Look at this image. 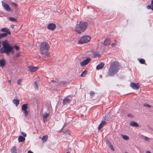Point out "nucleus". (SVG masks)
<instances>
[{
  "mask_svg": "<svg viewBox=\"0 0 153 153\" xmlns=\"http://www.w3.org/2000/svg\"><path fill=\"white\" fill-rule=\"evenodd\" d=\"M88 23L86 22L80 21L79 24L76 25L75 27V31L78 34H80L84 32L87 28Z\"/></svg>",
  "mask_w": 153,
  "mask_h": 153,
  "instance_id": "2",
  "label": "nucleus"
},
{
  "mask_svg": "<svg viewBox=\"0 0 153 153\" xmlns=\"http://www.w3.org/2000/svg\"><path fill=\"white\" fill-rule=\"evenodd\" d=\"M34 85L35 86L37 90H38V88H39L38 86V85L37 83L36 82H34Z\"/></svg>",
  "mask_w": 153,
  "mask_h": 153,
  "instance_id": "32",
  "label": "nucleus"
},
{
  "mask_svg": "<svg viewBox=\"0 0 153 153\" xmlns=\"http://www.w3.org/2000/svg\"><path fill=\"white\" fill-rule=\"evenodd\" d=\"M150 5H153V0H152L151 1V4Z\"/></svg>",
  "mask_w": 153,
  "mask_h": 153,
  "instance_id": "47",
  "label": "nucleus"
},
{
  "mask_svg": "<svg viewBox=\"0 0 153 153\" xmlns=\"http://www.w3.org/2000/svg\"><path fill=\"white\" fill-rule=\"evenodd\" d=\"M28 104L26 103L23 104L22 106V110L23 111L27 110L28 108Z\"/></svg>",
  "mask_w": 153,
  "mask_h": 153,
  "instance_id": "18",
  "label": "nucleus"
},
{
  "mask_svg": "<svg viewBox=\"0 0 153 153\" xmlns=\"http://www.w3.org/2000/svg\"><path fill=\"white\" fill-rule=\"evenodd\" d=\"M11 28L12 29H13L14 27V25H12L11 26Z\"/></svg>",
  "mask_w": 153,
  "mask_h": 153,
  "instance_id": "49",
  "label": "nucleus"
},
{
  "mask_svg": "<svg viewBox=\"0 0 153 153\" xmlns=\"http://www.w3.org/2000/svg\"><path fill=\"white\" fill-rule=\"evenodd\" d=\"M1 43L3 47L0 49V53H6L7 55H9L10 52L12 49H13V47L10 45L7 39L2 41Z\"/></svg>",
  "mask_w": 153,
  "mask_h": 153,
  "instance_id": "1",
  "label": "nucleus"
},
{
  "mask_svg": "<svg viewBox=\"0 0 153 153\" xmlns=\"http://www.w3.org/2000/svg\"><path fill=\"white\" fill-rule=\"evenodd\" d=\"M18 140L19 142H22L25 140V138L22 136H20L18 138Z\"/></svg>",
  "mask_w": 153,
  "mask_h": 153,
  "instance_id": "19",
  "label": "nucleus"
},
{
  "mask_svg": "<svg viewBox=\"0 0 153 153\" xmlns=\"http://www.w3.org/2000/svg\"><path fill=\"white\" fill-rule=\"evenodd\" d=\"M146 153H151L149 151H147L146 152Z\"/></svg>",
  "mask_w": 153,
  "mask_h": 153,
  "instance_id": "53",
  "label": "nucleus"
},
{
  "mask_svg": "<svg viewBox=\"0 0 153 153\" xmlns=\"http://www.w3.org/2000/svg\"><path fill=\"white\" fill-rule=\"evenodd\" d=\"M6 63L5 59H3L0 60V66L1 67H4L6 65Z\"/></svg>",
  "mask_w": 153,
  "mask_h": 153,
  "instance_id": "16",
  "label": "nucleus"
},
{
  "mask_svg": "<svg viewBox=\"0 0 153 153\" xmlns=\"http://www.w3.org/2000/svg\"><path fill=\"white\" fill-rule=\"evenodd\" d=\"M100 78H101L102 77V75H100Z\"/></svg>",
  "mask_w": 153,
  "mask_h": 153,
  "instance_id": "54",
  "label": "nucleus"
},
{
  "mask_svg": "<svg viewBox=\"0 0 153 153\" xmlns=\"http://www.w3.org/2000/svg\"><path fill=\"white\" fill-rule=\"evenodd\" d=\"M8 19L11 22H17V20L15 18L10 17Z\"/></svg>",
  "mask_w": 153,
  "mask_h": 153,
  "instance_id": "26",
  "label": "nucleus"
},
{
  "mask_svg": "<svg viewBox=\"0 0 153 153\" xmlns=\"http://www.w3.org/2000/svg\"><path fill=\"white\" fill-rule=\"evenodd\" d=\"M149 128L152 131H153V128H151V127H149Z\"/></svg>",
  "mask_w": 153,
  "mask_h": 153,
  "instance_id": "50",
  "label": "nucleus"
},
{
  "mask_svg": "<svg viewBox=\"0 0 153 153\" xmlns=\"http://www.w3.org/2000/svg\"><path fill=\"white\" fill-rule=\"evenodd\" d=\"M2 6L5 10L7 11L10 10V6L7 4L5 3L3 1H2Z\"/></svg>",
  "mask_w": 153,
  "mask_h": 153,
  "instance_id": "9",
  "label": "nucleus"
},
{
  "mask_svg": "<svg viewBox=\"0 0 153 153\" xmlns=\"http://www.w3.org/2000/svg\"><path fill=\"white\" fill-rule=\"evenodd\" d=\"M21 133H22V134L23 135V136H24V137H26L27 135L25 133L22 131V132H21Z\"/></svg>",
  "mask_w": 153,
  "mask_h": 153,
  "instance_id": "41",
  "label": "nucleus"
},
{
  "mask_svg": "<svg viewBox=\"0 0 153 153\" xmlns=\"http://www.w3.org/2000/svg\"><path fill=\"white\" fill-rule=\"evenodd\" d=\"M11 153H17L16 149V146H14L10 149Z\"/></svg>",
  "mask_w": 153,
  "mask_h": 153,
  "instance_id": "21",
  "label": "nucleus"
},
{
  "mask_svg": "<svg viewBox=\"0 0 153 153\" xmlns=\"http://www.w3.org/2000/svg\"><path fill=\"white\" fill-rule=\"evenodd\" d=\"M111 43V41L110 39L108 38H106L105 40L103 42V45L104 46H107L109 45Z\"/></svg>",
  "mask_w": 153,
  "mask_h": 153,
  "instance_id": "13",
  "label": "nucleus"
},
{
  "mask_svg": "<svg viewBox=\"0 0 153 153\" xmlns=\"http://www.w3.org/2000/svg\"><path fill=\"white\" fill-rule=\"evenodd\" d=\"M101 57V55L99 54H94L93 57L94 58H96L97 57H98V58H100Z\"/></svg>",
  "mask_w": 153,
  "mask_h": 153,
  "instance_id": "28",
  "label": "nucleus"
},
{
  "mask_svg": "<svg viewBox=\"0 0 153 153\" xmlns=\"http://www.w3.org/2000/svg\"><path fill=\"white\" fill-rule=\"evenodd\" d=\"M109 147L112 151H114V149L113 146L110 143L109 144Z\"/></svg>",
  "mask_w": 153,
  "mask_h": 153,
  "instance_id": "37",
  "label": "nucleus"
},
{
  "mask_svg": "<svg viewBox=\"0 0 153 153\" xmlns=\"http://www.w3.org/2000/svg\"><path fill=\"white\" fill-rule=\"evenodd\" d=\"M11 53L12 54H13L14 53V51H13V49H12V50H11L10 51V53Z\"/></svg>",
  "mask_w": 153,
  "mask_h": 153,
  "instance_id": "43",
  "label": "nucleus"
},
{
  "mask_svg": "<svg viewBox=\"0 0 153 153\" xmlns=\"http://www.w3.org/2000/svg\"><path fill=\"white\" fill-rule=\"evenodd\" d=\"M122 137L125 140H129V137L127 135H124L122 134Z\"/></svg>",
  "mask_w": 153,
  "mask_h": 153,
  "instance_id": "25",
  "label": "nucleus"
},
{
  "mask_svg": "<svg viewBox=\"0 0 153 153\" xmlns=\"http://www.w3.org/2000/svg\"><path fill=\"white\" fill-rule=\"evenodd\" d=\"M68 97H65L63 100V105L69 104L71 102V100Z\"/></svg>",
  "mask_w": 153,
  "mask_h": 153,
  "instance_id": "11",
  "label": "nucleus"
},
{
  "mask_svg": "<svg viewBox=\"0 0 153 153\" xmlns=\"http://www.w3.org/2000/svg\"><path fill=\"white\" fill-rule=\"evenodd\" d=\"M28 70L31 72H34L36 71L38 68L37 67H32L31 66H28Z\"/></svg>",
  "mask_w": 153,
  "mask_h": 153,
  "instance_id": "12",
  "label": "nucleus"
},
{
  "mask_svg": "<svg viewBox=\"0 0 153 153\" xmlns=\"http://www.w3.org/2000/svg\"><path fill=\"white\" fill-rule=\"evenodd\" d=\"M130 125L133 127H138L139 126V124L136 122L135 121H132L130 124Z\"/></svg>",
  "mask_w": 153,
  "mask_h": 153,
  "instance_id": "17",
  "label": "nucleus"
},
{
  "mask_svg": "<svg viewBox=\"0 0 153 153\" xmlns=\"http://www.w3.org/2000/svg\"><path fill=\"white\" fill-rule=\"evenodd\" d=\"M27 153H33V152H32L30 150H29L28 151V152H27Z\"/></svg>",
  "mask_w": 153,
  "mask_h": 153,
  "instance_id": "48",
  "label": "nucleus"
},
{
  "mask_svg": "<svg viewBox=\"0 0 153 153\" xmlns=\"http://www.w3.org/2000/svg\"><path fill=\"white\" fill-rule=\"evenodd\" d=\"M1 31L2 32H5L4 33H6L7 34H11V32L10 30L7 27H4L2 28Z\"/></svg>",
  "mask_w": 153,
  "mask_h": 153,
  "instance_id": "10",
  "label": "nucleus"
},
{
  "mask_svg": "<svg viewBox=\"0 0 153 153\" xmlns=\"http://www.w3.org/2000/svg\"><path fill=\"white\" fill-rule=\"evenodd\" d=\"M39 51L43 57H48L49 54L48 51L49 49V44L47 42H42L39 46Z\"/></svg>",
  "mask_w": 153,
  "mask_h": 153,
  "instance_id": "3",
  "label": "nucleus"
},
{
  "mask_svg": "<svg viewBox=\"0 0 153 153\" xmlns=\"http://www.w3.org/2000/svg\"><path fill=\"white\" fill-rule=\"evenodd\" d=\"M12 5H14L16 7H17V4L15 3H13L12 4Z\"/></svg>",
  "mask_w": 153,
  "mask_h": 153,
  "instance_id": "45",
  "label": "nucleus"
},
{
  "mask_svg": "<svg viewBox=\"0 0 153 153\" xmlns=\"http://www.w3.org/2000/svg\"><path fill=\"white\" fill-rule=\"evenodd\" d=\"M88 71L86 70H84L82 72L81 74L80 75L81 76V77H83L85 76L86 75V73Z\"/></svg>",
  "mask_w": 153,
  "mask_h": 153,
  "instance_id": "24",
  "label": "nucleus"
},
{
  "mask_svg": "<svg viewBox=\"0 0 153 153\" xmlns=\"http://www.w3.org/2000/svg\"><path fill=\"white\" fill-rule=\"evenodd\" d=\"M143 106H147L149 108H151V106L147 104H143Z\"/></svg>",
  "mask_w": 153,
  "mask_h": 153,
  "instance_id": "39",
  "label": "nucleus"
},
{
  "mask_svg": "<svg viewBox=\"0 0 153 153\" xmlns=\"http://www.w3.org/2000/svg\"><path fill=\"white\" fill-rule=\"evenodd\" d=\"M91 39V37L88 35L84 36H82L80 39L78 41V43L80 44L87 43Z\"/></svg>",
  "mask_w": 153,
  "mask_h": 153,
  "instance_id": "5",
  "label": "nucleus"
},
{
  "mask_svg": "<svg viewBox=\"0 0 153 153\" xmlns=\"http://www.w3.org/2000/svg\"><path fill=\"white\" fill-rule=\"evenodd\" d=\"M13 47V48H15L16 50H18L19 49V47L16 45L14 46Z\"/></svg>",
  "mask_w": 153,
  "mask_h": 153,
  "instance_id": "35",
  "label": "nucleus"
},
{
  "mask_svg": "<svg viewBox=\"0 0 153 153\" xmlns=\"http://www.w3.org/2000/svg\"><path fill=\"white\" fill-rule=\"evenodd\" d=\"M20 56V53H16L14 56L15 58H17Z\"/></svg>",
  "mask_w": 153,
  "mask_h": 153,
  "instance_id": "33",
  "label": "nucleus"
},
{
  "mask_svg": "<svg viewBox=\"0 0 153 153\" xmlns=\"http://www.w3.org/2000/svg\"><path fill=\"white\" fill-rule=\"evenodd\" d=\"M65 125H64V126L62 127V128L59 131V132H62V131L63 132V131L64 130V129H63L64 127V126H65Z\"/></svg>",
  "mask_w": 153,
  "mask_h": 153,
  "instance_id": "44",
  "label": "nucleus"
},
{
  "mask_svg": "<svg viewBox=\"0 0 153 153\" xmlns=\"http://www.w3.org/2000/svg\"><path fill=\"white\" fill-rule=\"evenodd\" d=\"M146 7L147 9H151L152 11H153V5H148Z\"/></svg>",
  "mask_w": 153,
  "mask_h": 153,
  "instance_id": "30",
  "label": "nucleus"
},
{
  "mask_svg": "<svg viewBox=\"0 0 153 153\" xmlns=\"http://www.w3.org/2000/svg\"><path fill=\"white\" fill-rule=\"evenodd\" d=\"M22 82V79H19L17 80V83L19 85H21V82Z\"/></svg>",
  "mask_w": 153,
  "mask_h": 153,
  "instance_id": "38",
  "label": "nucleus"
},
{
  "mask_svg": "<svg viewBox=\"0 0 153 153\" xmlns=\"http://www.w3.org/2000/svg\"><path fill=\"white\" fill-rule=\"evenodd\" d=\"M66 153H70L69 152H67Z\"/></svg>",
  "mask_w": 153,
  "mask_h": 153,
  "instance_id": "55",
  "label": "nucleus"
},
{
  "mask_svg": "<svg viewBox=\"0 0 153 153\" xmlns=\"http://www.w3.org/2000/svg\"><path fill=\"white\" fill-rule=\"evenodd\" d=\"M24 111V113L25 114V117H27L28 115V112L27 110H25L23 111Z\"/></svg>",
  "mask_w": 153,
  "mask_h": 153,
  "instance_id": "31",
  "label": "nucleus"
},
{
  "mask_svg": "<svg viewBox=\"0 0 153 153\" xmlns=\"http://www.w3.org/2000/svg\"><path fill=\"white\" fill-rule=\"evenodd\" d=\"M108 143H110V142L109 141H108Z\"/></svg>",
  "mask_w": 153,
  "mask_h": 153,
  "instance_id": "56",
  "label": "nucleus"
},
{
  "mask_svg": "<svg viewBox=\"0 0 153 153\" xmlns=\"http://www.w3.org/2000/svg\"><path fill=\"white\" fill-rule=\"evenodd\" d=\"M56 25L55 24L51 23L49 24L47 26V28L49 30L53 31L56 28Z\"/></svg>",
  "mask_w": 153,
  "mask_h": 153,
  "instance_id": "7",
  "label": "nucleus"
},
{
  "mask_svg": "<svg viewBox=\"0 0 153 153\" xmlns=\"http://www.w3.org/2000/svg\"><path fill=\"white\" fill-rule=\"evenodd\" d=\"M147 126L148 127H149V125H148Z\"/></svg>",
  "mask_w": 153,
  "mask_h": 153,
  "instance_id": "57",
  "label": "nucleus"
},
{
  "mask_svg": "<svg viewBox=\"0 0 153 153\" xmlns=\"http://www.w3.org/2000/svg\"><path fill=\"white\" fill-rule=\"evenodd\" d=\"M130 86L133 89L135 90H138L140 88L138 83H131L130 84Z\"/></svg>",
  "mask_w": 153,
  "mask_h": 153,
  "instance_id": "8",
  "label": "nucleus"
},
{
  "mask_svg": "<svg viewBox=\"0 0 153 153\" xmlns=\"http://www.w3.org/2000/svg\"><path fill=\"white\" fill-rule=\"evenodd\" d=\"M128 117L131 118L133 117V116L131 114H128L127 115Z\"/></svg>",
  "mask_w": 153,
  "mask_h": 153,
  "instance_id": "40",
  "label": "nucleus"
},
{
  "mask_svg": "<svg viewBox=\"0 0 153 153\" xmlns=\"http://www.w3.org/2000/svg\"><path fill=\"white\" fill-rule=\"evenodd\" d=\"M119 63L117 61H115L110 65L108 69V74L110 76H114L119 69Z\"/></svg>",
  "mask_w": 153,
  "mask_h": 153,
  "instance_id": "4",
  "label": "nucleus"
},
{
  "mask_svg": "<svg viewBox=\"0 0 153 153\" xmlns=\"http://www.w3.org/2000/svg\"><path fill=\"white\" fill-rule=\"evenodd\" d=\"M48 138V136L47 135L44 136L42 138V140L43 142H46Z\"/></svg>",
  "mask_w": 153,
  "mask_h": 153,
  "instance_id": "22",
  "label": "nucleus"
},
{
  "mask_svg": "<svg viewBox=\"0 0 153 153\" xmlns=\"http://www.w3.org/2000/svg\"><path fill=\"white\" fill-rule=\"evenodd\" d=\"M13 103L16 105V106H17L19 103V100L18 99H14L13 100Z\"/></svg>",
  "mask_w": 153,
  "mask_h": 153,
  "instance_id": "20",
  "label": "nucleus"
},
{
  "mask_svg": "<svg viewBox=\"0 0 153 153\" xmlns=\"http://www.w3.org/2000/svg\"><path fill=\"white\" fill-rule=\"evenodd\" d=\"M8 82L10 84L11 83V80H9L8 81Z\"/></svg>",
  "mask_w": 153,
  "mask_h": 153,
  "instance_id": "52",
  "label": "nucleus"
},
{
  "mask_svg": "<svg viewBox=\"0 0 153 153\" xmlns=\"http://www.w3.org/2000/svg\"><path fill=\"white\" fill-rule=\"evenodd\" d=\"M67 82L65 81H62L59 82V85H62L63 86L64 85L67 83Z\"/></svg>",
  "mask_w": 153,
  "mask_h": 153,
  "instance_id": "27",
  "label": "nucleus"
},
{
  "mask_svg": "<svg viewBox=\"0 0 153 153\" xmlns=\"http://www.w3.org/2000/svg\"><path fill=\"white\" fill-rule=\"evenodd\" d=\"M106 124V123L105 121L102 120L101 121L100 123V124L98 127V129L100 130L102 128V126Z\"/></svg>",
  "mask_w": 153,
  "mask_h": 153,
  "instance_id": "15",
  "label": "nucleus"
},
{
  "mask_svg": "<svg viewBox=\"0 0 153 153\" xmlns=\"http://www.w3.org/2000/svg\"><path fill=\"white\" fill-rule=\"evenodd\" d=\"M49 114H48L47 113H45V114L43 115V117L46 118L49 116Z\"/></svg>",
  "mask_w": 153,
  "mask_h": 153,
  "instance_id": "36",
  "label": "nucleus"
},
{
  "mask_svg": "<svg viewBox=\"0 0 153 153\" xmlns=\"http://www.w3.org/2000/svg\"><path fill=\"white\" fill-rule=\"evenodd\" d=\"M91 60V59L89 57H86V59L84 60L83 61L81 62L80 64L81 66H84L89 63Z\"/></svg>",
  "mask_w": 153,
  "mask_h": 153,
  "instance_id": "6",
  "label": "nucleus"
},
{
  "mask_svg": "<svg viewBox=\"0 0 153 153\" xmlns=\"http://www.w3.org/2000/svg\"><path fill=\"white\" fill-rule=\"evenodd\" d=\"M51 82L52 83H53V82H56L54 81V80H51Z\"/></svg>",
  "mask_w": 153,
  "mask_h": 153,
  "instance_id": "51",
  "label": "nucleus"
},
{
  "mask_svg": "<svg viewBox=\"0 0 153 153\" xmlns=\"http://www.w3.org/2000/svg\"><path fill=\"white\" fill-rule=\"evenodd\" d=\"M104 65L105 64L104 63L102 62L100 63L97 65L96 67V69L98 70L101 69L103 68Z\"/></svg>",
  "mask_w": 153,
  "mask_h": 153,
  "instance_id": "14",
  "label": "nucleus"
},
{
  "mask_svg": "<svg viewBox=\"0 0 153 153\" xmlns=\"http://www.w3.org/2000/svg\"><path fill=\"white\" fill-rule=\"evenodd\" d=\"M115 45V44L114 43H113L111 44V46L112 47H114Z\"/></svg>",
  "mask_w": 153,
  "mask_h": 153,
  "instance_id": "46",
  "label": "nucleus"
},
{
  "mask_svg": "<svg viewBox=\"0 0 153 153\" xmlns=\"http://www.w3.org/2000/svg\"><path fill=\"white\" fill-rule=\"evenodd\" d=\"M138 60H139V62L141 64H146L145 61L144 59H138Z\"/></svg>",
  "mask_w": 153,
  "mask_h": 153,
  "instance_id": "23",
  "label": "nucleus"
},
{
  "mask_svg": "<svg viewBox=\"0 0 153 153\" xmlns=\"http://www.w3.org/2000/svg\"><path fill=\"white\" fill-rule=\"evenodd\" d=\"M63 132L64 133H67L68 134H69L70 133V131L68 129L66 130H63Z\"/></svg>",
  "mask_w": 153,
  "mask_h": 153,
  "instance_id": "34",
  "label": "nucleus"
},
{
  "mask_svg": "<svg viewBox=\"0 0 153 153\" xmlns=\"http://www.w3.org/2000/svg\"><path fill=\"white\" fill-rule=\"evenodd\" d=\"M144 140H146L148 141H149V138L147 137H144Z\"/></svg>",
  "mask_w": 153,
  "mask_h": 153,
  "instance_id": "42",
  "label": "nucleus"
},
{
  "mask_svg": "<svg viewBox=\"0 0 153 153\" xmlns=\"http://www.w3.org/2000/svg\"><path fill=\"white\" fill-rule=\"evenodd\" d=\"M43 59V60H45V59Z\"/></svg>",
  "mask_w": 153,
  "mask_h": 153,
  "instance_id": "58",
  "label": "nucleus"
},
{
  "mask_svg": "<svg viewBox=\"0 0 153 153\" xmlns=\"http://www.w3.org/2000/svg\"><path fill=\"white\" fill-rule=\"evenodd\" d=\"M125 153H127V152H125Z\"/></svg>",
  "mask_w": 153,
  "mask_h": 153,
  "instance_id": "59",
  "label": "nucleus"
},
{
  "mask_svg": "<svg viewBox=\"0 0 153 153\" xmlns=\"http://www.w3.org/2000/svg\"><path fill=\"white\" fill-rule=\"evenodd\" d=\"M95 94V92L93 91H91L90 93V95L91 97H93L94 96Z\"/></svg>",
  "mask_w": 153,
  "mask_h": 153,
  "instance_id": "29",
  "label": "nucleus"
}]
</instances>
